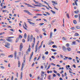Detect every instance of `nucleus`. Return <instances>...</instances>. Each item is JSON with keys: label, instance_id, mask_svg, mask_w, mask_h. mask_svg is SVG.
<instances>
[{"label": "nucleus", "instance_id": "nucleus-15", "mask_svg": "<svg viewBox=\"0 0 80 80\" xmlns=\"http://www.w3.org/2000/svg\"><path fill=\"white\" fill-rule=\"evenodd\" d=\"M75 36H76V37H77V36H79V34L77 33H76L74 34Z\"/></svg>", "mask_w": 80, "mask_h": 80}, {"label": "nucleus", "instance_id": "nucleus-20", "mask_svg": "<svg viewBox=\"0 0 80 80\" xmlns=\"http://www.w3.org/2000/svg\"><path fill=\"white\" fill-rule=\"evenodd\" d=\"M31 50V48H30V47H29L28 49V52H30V50Z\"/></svg>", "mask_w": 80, "mask_h": 80}, {"label": "nucleus", "instance_id": "nucleus-56", "mask_svg": "<svg viewBox=\"0 0 80 80\" xmlns=\"http://www.w3.org/2000/svg\"><path fill=\"white\" fill-rule=\"evenodd\" d=\"M23 61L25 63V58H23Z\"/></svg>", "mask_w": 80, "mask_h": 80}, {"label": "nucleus", "instance_id": "nucleus-38", "mask_svg": "<svg viewBox=\"0 0 80 80\" xmlns=\"http://www.w3.org/2000/svg\"><path fill=\"white\" fill-rule=\"evenodd\" d=\"M20 2V0H18L15 1V2L16 3H18V2Z\"/></svg>", "mask_w": 80, "mask_h": 80}, {"label": "nucleus", "instance_id": "nucleus-23", "mask_svg": "<svg viewBox=\"0 0 80 80\" xmlns=\"http://www.w3.org/2000/svg\"><path fill=\"white\" fill-rule=\"evenodd\" d=\"M53 34V33H52V32H51L50 33V38H51V37H52V35Z\"/></svg>", "mask_w": 80, "mask_h": 80}, {"label": "nucleus", "instance_id": "nucleus-63", "mask_svg": "<svg viewBox=\"0 0 80 80\" xmlns=\"http://www.w3.org/2000/svg\"><path fill=\"white\" fill-rule=\"evenodd\" d=\"M13 76H12V78H11V80H13Z\"/></svg>", "mask_w": 80, "mask_h": 80}, {"label": "nucleus", "instance_id": "nucleus-14", "mask_svg": "<svg viewBox=\"0 0 80 80\" xmlns=\"http://www.w3.org/2000/svg\"><path fill=\"white\" fill-rule=\"evenodd\" d=\"M22 76H23L22 73V72H21V78H20L21 79H22Z\"/></svg>", "mask_w": 80, "mask_h": 80}, {"label": "nucleus", "instance_id": "nucleus-43", "mask_svg": "<svg viewBox=\"0 0 80 80\" xmlns=\"http://www.w3.org/2000/svg\"><path fill=\"white\" fill-rule=\"evenodd\" d=\"M45 13H47V15H50V13L48 12H45Z\"/></svg>", "mask_w": 80, "mask_h": 80}, {"label": "nucleus", "instance_id": "nucleus-31", "mask_svg": "<svg viewBox=\"0 0 80 80\" xmlns=\"http://www.w3.org/2000/svg\"><path fill=\"white\" fill-rule=\"evenodd\" d=\"M19 39L18 38H16V42L17 43Z\"/></svg>", "mask_w": 80, "mask_h": 80}, {"label": "nucleus", "instance_id": "nucleus-64", "mask_svg": "<svg viewBox=\"0 0 80 80\" xmlns=\"http://www.w3.org/2000/svg\"><path fill=\"white\" fill-rule=\"evenodd\" d=\"M59 80H63V79H62V78H59Z\"/></svg>", "mask_w": 80, "mask_h": 80}, {"label": "nucleus", "instance_id": "nucleus-48", "mask_svg": "<svg viewBox=\"0 0 80 80\" xmlns=\"http://www.w3.org/2000/svg\"><path fill=\"white\" fill-rule=\"evenodd\" d=\"M40 58V56L38 57V58L37 59V60H38Z\"/></svg>", "mask_w": 80, "mask_h": 80}, {"label": "nucleus", "instance_id": "nucleus-22", "mask_svg": "<svg viewBox=\"0 0 80 80\" xmlns=\"http://www.w3.org/2000/svg\"><path fill=\"white\" fill-rule=\"evenodd\" d=\"M23 11L24 12H25L26 13H28L29 12L28 10H24Z\"/></svg>", "mask_w": 80, "mask_h": 80}, {"label": "nucleus", "instance_id": "nucleus-4", "mask_svg": "<svg viewBox=\"0 0 80 80\" xmlns=\"http://www.w3.org/2000/svg\"><path fill=\"white\" fill-rule=\"evenodd\" d=\"M22 48H23V44H22V43H21L20 45V51H22Z\"/></svg>", "mask_w": 80, "mask_h": 80}, {"label": "nucleus", "instance_id": "nucleus-1", "mask_svg": "<svg viewBox=\"0 0 80 80\" xmlns=\"http://www.w3.org/2000/svg\"><path fill=\"white\" fill-rule=\"evenodd\" d=\"M33 35L31 34L30 36V35H28V42H32L33 41Z\"/></svg>", "mask_w": 80, "mask_h": 80}, {"label": "nucleus", "instance_id": "nucleus-35", "mask_svg": "<svg viewBox=\"0 0 80 80\" xmlns=\"http://www.w3.org/2000/svg\"><path fill=\"white\" fill-rule=\"evenodd\" d=\"M19 38H22V35H19Z\"/></svg>", "mask_w": 80, "mask_h": 80}, {"label": "nucleus", "instance_id": "nucleus-29", "mask_svg": "<svg viewBox=\"0 0 80 80\" xmlns=\"http://www.w3.org/2000/svg\"><path fill=\"white\" fill-rule=\"evenodd\" d=\"M37 15L38 16H42V15L41 14H39V13H37Z\"/></svg>", "mask_w": 80, "mask_h": 80}, {"label": "nucleus", "instance_id": "nucleus-33", "mask_svg": "<svg viewBox=\"0 0 80 80\" xmlns=\"http://www.w3.org/2000/svg\"><path fill=\"white\" fill-rule=\"evenodd\" d=\"M23 28H24V29H25V30H28L25 27V26H24V25H23Z\"/></svg>", "mask_w": 80, "mask_h": 80}, {"label": "nucleus", "instance_id": "nucleus-36", "mask_svg": "<svg viewBox=\"0 0 80 80\" xmlns=\"http://www.w3.org/2000/svg\"><path fill=\"white\" fill-rule=\"evenodd\" d=\"M78 17V15H76L74 16V17H75V18H77V17Z\"/></svg>", "mask_w": 80, "mask_h": 80}, {"label": "nucleus", "instance_id": "nucleus-58", "mask_svg": "<svg viewBox=\"0 0 80 80\" xmlns=\"http://www.w3.org/2000/svg\"><path fill=\"white\" fill-rule=\"evenodd\" d=\"M33 18H37V16H35L33 17Z\"/></svg>", "mask_w": 80, "mask_h": 80}, {"label": "nucleus", "instance_id": "nucleus-50", "mask_svg": "<svg viewBox=\"0 0 80 80\" xmlns=\"http://www.w3.org/2000/svg\"><path fill=\"white\" fill-rule=\"evenodd\" d=\"M45 57L44 56V55H43V57H42V58L43 59V60H45Z\"/></svg>", "mask_w": 80, "mask_h": 80}, {"label": "nucleus", "instance_id": "nucleus-39", "mask_svg": "<svg viewBox=\"0 0 80 80\" xmlns=\"http://www.w3.org/2000/svg\"><path fill=\"white\" fill-rule=\"evenodd\" d=\"M22 42H23V43L25 42V39H23L22 40Z\"/></svg>", "mask_w": 80, "mask_h": 80}, {"label": "nucleus", "instance_id": "nucleus-59", "mask_svg": "<svg viewBox=\"0 0 80 80\" xmlns=\"http://www.w3.org/2000/svg\"><path fill=\"white\" fill-rule=\"evenodd\" d=\"M34 65H35V63L34 62H33L32 64V67H33Z\"/></svg>", "mask_w": 80, "mask_h": 80}, {"label": "nucleus", "instance_id": "nucleus-25", "mask_svg": "<svg viewBox=\"0 0 80 80\" xmlns=\"http://www.w3.org/2000/svg\"><path fill=\"white\" fill-rule=\"evenodd\" d=\"M42 30L43 31V32H46V31L45 30V29L43 28L42 29Z\"/></svg>", "mask_w": 80, "mask_h": 80}, {"label": "nucleus", "instance_id": "nucleus-51", "mask_svg": "<svg viewBox=\"0 0 80 80\" xmlns=\"http://www.w3.org/2000/svg\"><path fill=\"white\" fill-rule=\"evenodd\" d=\"M9 30H11V31H12V32H14V30H13L12 29H10Z\"/></svg>", "mask_w": 80, "mask_h": 80}, {"label": "nucleus", "instance_id": "nucleus-27", "mask_svg": "<svg viewBox=\"0 0 80 80\" xmlns=\"http://www.w3.org/2000/svg\"><path fill=\"white\" fill-rule=\"evenodd\" d=\"M40 26H41V25H44V23H41L39 24Z\"/></svg>", "mask_w": 80, "mask_h": 80}, {"label": "nucleus", "instance_id": "nucleus-3", "mask_svg": "<svg viewBox=\"0 0 80 80\" xmlns=\"http://www.w3.org/2000/svg\"><path fill=\"white\" fill-rule=\"evenodd\" d=\"M5 44L6 45H5V47L8 48H10L9 46L10 45V44L8 42H6Z\"/></svg>", "mask_w": 80, "mask_h": 80}, {"label": "nucleus", "instance_id": "nucleus-47", "mask_svg": "<svg viewBox=\"0 0 80 80\" xmlns=\"http://www.w3.org/2000/svg\"><path fill=\"white\" fill-rule=\"evenodd\" d=\"M37 50H38V49H37V48H35V52L36 53H37Z\"/></svg>", "mask_w": 80, "mask_h": 80}, {"label": "nucleus", "instance_id": "nucleus-30", "mask_svg": "<svg viewBox=\"0 0 80 80\" xmlns=\"http://www.w3.org/2000/svg\"><path fill=\"white\" fill-rule=\"evenodd\" d=\"M28 14L29 15H33V14L30 12H28Z\"/></svg>", "mask_w": 80, "mask_h": 80}, {"label": "nucleus", "instance_id": "nucleus-6", "mask_svg": "<svg viewBox=\"0 0 80 80\" xmlns=\"http://www.w3.org/2000/svg\"><path fill=\"white\" fill-rule=\"evenodd\" d=\"M35 31L36 32H37V33H39L40 31H39V30H38V29L37 28H36L35 29Z\"/></svg>", "mask_w": 80, "mask_h": 80}, {"label": "nucleus", "instance_id": "nucleus-45", "mask_svg": "<svg viewBox=\"0 0 80 80\" xmlns=\"http://www.w3.org/2000/svg\"><path fill=\"white\" fill-rule=\"evenodd\" d=\"M51 65H54V66H55V65H56L55 64H54L53 63H51Z\"/></svg>", "mask_w": 80, "mask_h": 80}, {"label": "nucleus", "instance_id": "nucleus-44", "mask_svg": "<svg viewBox=\"0 0 80 80\" xmlns=\"http://www.w3.org/2000/svg\"><path fill=\"white\" fill-rule=\"evenodd\" d=\"M63 40H66L67 39H66V38H65V37H63L62 38Z\"/></svg>", "mask_w": 80, "mask_h": 80}, {"label": "nucleus", "instance_id": "nucleus-37", "mask_svg": "<svg viewBox=\"0 0 80 80\" xmlns=\"http://www.w3.org/2000/svg\"><path fill=\"white\" fill-rule=\"evenodd\" d=\"M53 72L54 73H57V72L55 70H53Z\"/></svg>", "mask_w": 80, "mask_h": 80}, {"label": "nucleus", "instance_id": "nucleus-19", "mask_svg": "<svg viewBox=\"0 0 80 80\" xmlns=\"http://www.w3.org/2000/svg\"><path fill=\"white\" fill-rule=\"evenodd\" d=\"M27 34L26 33H25L24 36V38L26 39V38H27Z\"/></svg>", "mask_w": 80, "mask_h": 80}, {"label": "nucleus", "instance_id": "nucleus-24", "mask_svg": "<svg viewBox=\"0 0 80 80\" xmlns=\"http://www.w3.org/2000/svg\"><path fill=\"white\" fill-rule=\"evenodd\" d=\"M73 23L74 24H77V21H76V20H74L73 21Z\"/></svg>", "mask_w": 80, "mask_h": 80}, {"label": "nucleus", "instance_id": "nucleus-60", "mask_svg": "<svg viewBox=\"0 0 80 80\" xmlns=\"http://www.w3.org/2000/svg\"><path fill=\"white\" fill-rule=\"evenodd\" d=\"M68 60H72V58L70 57V58H68Z\"/></svg>", "mask_w": 80, "mask_h": 80}, {"label": "nucleus", "instance_id": "nucleus-46", "mask_svg": "<svg viewBox=\"0 0 80 80\" xmlns=\"http://www.w3.org/2000/svg\"><path fill=\"white\" fill-rule=\"evenodd\" d=\"M0 68H2V69H4L5 68V67L3 66H1Z\"/></svg>", "mask_w": 80, "mask_h": 80}, {"label": "nucleus", "instance_id": "nucleus-13", "mask_svg": "<svg viewBox=\"0 0 80 80\" xmlns=\"http://www.w3.org/2000/svg\"><path fill=\"white\" fill-rule=\"evenodd\" d=\"M67 50H68V51H71V48H67Z\"/></svg>", "mask_w": 80, "mask_h": 80}, {"label": "nucleus", "instance_id": "nucleus-5", "mask_svg": "<svg viewBox=\"0 0 80 80\" xmlns=\"http://www.w3.org/2000/svg\"><path fill=\"white\" fill-rule=\"evenodd\" d=\"M62 48L63 51L64 52H66L67 51V49H66V48L64 46H62Z\"/></svg>", "mask_w": 80, "mask_h": 80}, {"label": "nucleus", "instance_id": "nucleus-16", "mask_svg": "<svg viewBox=\"0 0 80 80\" xmlns=\"http://www.w3.org/2000/svg\"><path fill=\"white\" fill-rule=\"evenodd\" d=\"M24 24L25 27H26V28H28V26H27V23H26V22H24Z\"/></svg>", "mask_w": 80, "mask_h": 80}, {"label": "nucleus", "instance_id": "nucleus-52", "mask_svg": "<svg viewBox=\"0 0 80 80\" xmlns=\"http://www.w3.org/2000/svg\"><path fill=\"white\" fill-rule=\"evenodd\" d=\"M74 3L76 5H77V1H75Z\"/></svg>", "mask_w": 80, "mask_h": 80}, {"label": "nucleus", "instance_id": "nucleus-9", "mask_svg": "<svg viewBox=\"0 0 80 80\" xmlns=\"http://www.w3.org/2000/svg\"><path fill=\"white\" fill-rule=\"evenodd\" d=\"M2 12H7V13H9V12L8 11H7V10H3L2 11Z\"/></svg>", "mask_w": 80, "mask_h": 80}, {"label": "nucleus", "instance_id": "nucleus-32", "mask_svg": "<svg viewBox=\"0 0 80 80\" xmlns=\"http://www.w3.org/2000/svg\"><path fill=\"white\" fill-rule=\"evenodd\" d=\"M51 77V76H50V75H49V76L48 77V80H50L51 79V78H50Z\"/></svg>", "mask_w": 80, "mask_h": 80}, {"label": "nucleus", "instance_id": "nucleus-34", "mask_svg": "<svg viewBox=\"0 0 80 80\" xmlns=\"http://www.w3.org/2000/svg\"><path fill=\"white\" fill-rule=\"evenodd\" d=\"M67 16L68 18H70L69 17V14H68V13L67 14Z\"/></svg>", "mask_w": 80, "mask_h": 80}, {"label": "nucleus", "instance_id": "nucleus-49", "mask_svg": "<svg viewBox=\"0 0 80 80\" xmlns=\"http://www.w3.org/2000/svg\"><path fill=\"white\" fill-rule=\"evenodd\" d=\"M53 77H56V75L55 74H52Z\"/></svg>", "mask_w": 80, "mask_h": 80}, {"label": "nucleus", "instance_id": "nucleus-21", "mask_svg": "<svg viewBox=\"0 0 80 80\" xmlns=\"http://www.w3.org/2000/svg\"><path fill=\"white\" fill-rule=\"evenodd\" d=\"M76 28L77 29H80V27L79 26H76Z\"/></svg>", "mask_w": 80, "mask_h": 80}, {"label": "nucleus", "instance_id": "nucleus-12", "mask_svg": "<svg viewBox=\"0 0 80 80\" xmlns=\"http://www.w3.org/2000/svg\"><path fill=\"white\" fill-rule=\"evenodd\" d=\"M14 55V57H17V51H15Z\"/></svg>", "mask_w": 80, "mask_h": 80}, {"label": "nucleus", "instance_id": "nucleus-10", "mask_svg": "<svg viewBox=\"0 0 80 80\" xmlns=\"http://www.w3.org/2000/svg\"><path fill=\"white\" fill-rule=\"evenodd\" d=\"M18 67H20V61H18Z\"/></svg>", "mask_w": 80, "mask_h": 80}, {"label": "nucleus", "instance_id": "nucleus-40", "mask_svg": "<svg viewBox=\"0 0 80 80\" xmlns=\"http://www.w3.org/2000/svg\"><path fill=\"white\" fill-rule=\"evenodd\" d=\"M75 43H76V42H75V41H73L72 42V44H73V45H75Z\"/></svg>", "mask_w": 80, "mask_h": 80}, {"label": "nucleus", "instance_id": "nucleus-26", "mask_svg": "<svg viewBox=\"0 0 80 80\" xmlns=\"http://www.w3.org/2000/svg\"><path fill=\"white\" fill-rule=\"evenodd\" d=\"M76 61L78 60V59H79V58L77 56L76 57Z\"/></svg>", "mask_w": 80, "mask_h": 80}, {"label": "nucleus", "instance_id": "nucleus-54", "mask_svg": "<svg viewBox=\"0 0 80 80\" xmlns=\"http://www.w3.org/2000/svg\"><path fill=\"white\" fill-rule=\"evenodd\" d=\"M37 59V57H35L34 58V62H35V60H36V59Z\"/></svg>", "mask_w": 80, "mask_h": 80}, {"label": "nucleus", "instance_id": "nucleus-41", "mask_svg": "<svg viewBox=\"0 0 80 80\" xmlns=\"http://www.w3.org/2000/svg\"><path fill=\"white\" fill-rule=\"evenodd\" d=\"M66 45L67 47H69V44L67 43L66 44Z\"/></svg>", "mask_w": 80, "mask_h": 80}, {"label": "nucleus", "instance_id": "nucleus-17", "mask_svg": "<svg viewBox=\"0 0 80 80\" xmlns=\"http://www.w3.org/2000/svg\"><path fill=\"white\" fill-rule=\"evenodd\" d=\"M75 13H78L79 12V11L78 10H76L74 12Z\"/></svg>", "mask_w": 80, "mask_h": 80}, {"label": "nucleus", "instance_id": "nucleus-8", "mask_svg": "<svg viewBox=\"0 0 80 80\" xmlns=\"http://www.w3.org/2000/svg\"><path fill=\"white\" fill-rule=\"evenodd\" d=\"M28 22L30 23V24H31V25H34L35 24V23L32 22L30 21H28Z\"/></svg>", "mask_w": 80, "mask_h": 80}, {"label": "nucleus", "instance_id": "nucleus-53", "mask_svg": "<svg viewBox=\"0 0 80 80\" xmlns=\"http://www.w3.org/2000/svg\"><path fill=\"white\" fill-rule=\"evenodd\" d=\"M56 20V19H54L52 21V23H53L54 22H55V21Z\"/></svg>", "mask_w": 80, "mask_h": 80}, {"label": "nucleus", "instance_id": "nucleus-2", "mask_svg": "<svg viewBox=\"0 0 80 80\" xmlns=\"http://www.w3.org/2000/svg\"><path fill=\"white\" fill-rule=\"evenodd\" d=\"M8 38H14V37H7V38H6V40H7L8 42H12V39H10Z\"/></svg>", "mask_w": 80, "mask_h": 80}, {"label": "nucleus", "instance_id": "nucleus-57", "mask_svg": "<svg viewBox=\"0 0 80 80\" xmlns=\"http://www.w3.org/2000/svg\"><path fill=\"white\" fill-rule=\"evenodd\" d=\"M61 32L62 33H65V32H64V31H63V30H61Z\"/></svg>", "mask_w": 80, "mask_h": 80}, {"label": "nucleus", "instance_id": "nucleus-61", "mask_svg": "<svg viewBox=\"0 0 80 80\" xmlns=\"http://www.w3.org/2000/svg\"><path fill=\"white\" fill-rule=\"evenodd\" d=\"M33 52H32L31 53V55L32 56H33Z\"/></svg>", "mask_w": 80, "mask_h": 80}, {"label": "nucleus", "instance_id": "nucleus-28", "mask_svg": "<svg viewBox=\"0 0 80 80\" xmlns=\"http://www.w3.org/2000/svg\"><path fill=\"white\" fill-rule=\"evenodd\" d=\"M50 68V65H49L47 68V69L46 70H48V69H49V68Z\"/></svg>", "mask_w": 80, "mask_h": 80}, {"label": "nucleus", "instance_id": "nucleus-11", "mask_svg": "<svg viewBox=\"0 0 80 80\" xmlns=\"http://www.w3.org/2000/svg\"><path fill=\"white\" fill-rule=\"evenodd\" d=\"M52 3H54L55 5H57V3L55 2L54 1H52Z\"/></svg>", "mask_w": 80, "mask_h": 80}, {"label": "nucleus", "instance_id": "nucleus-55", "mask_svg": "<svg viewBox=\"0 0 80 80\" xmlns=\"http://www.w3.org/2000/svg\"><path fill=\"white\" fill-rule=\"evenodd\" d=\"M39 37L41 38H42V36L41 34L39 35Z\"/></svg>", "mask_w": 80, "mask_h": 80}, {"label": "nucleus", "instance_id": "nucleus-42", "mask_svg": "<svg viewBox=\"0 0 80 80\" xmlns=\"http://www.w3.org/2000/svg\"><path fill=\"white\" fill-rule=\"evenodd\" d=\"M45 54H46V55H48V51H46L45 53Z\"/></svg>", "mask_w": 80, "mask_h": 80}, {"label": "nucleus", "instance_id": "nucleus-7", "mask_svg": "<svg viewBox=\"0 0 80 80\" xmlns=\"http://www.w3.org/2000/svg\"><path fill=\"white\" fill-rule=\"evenodd\" d=\"M13 55H10L8 56V58H13Z\"/></svg>", "mask_w": 80, "mask_h": 80}, {"label": "nucleus", "instance_id": "nucleus-18", "mask_svg": "<svg viewBox=\"0 0 80 80\" xmlns=\"http://www.w3.org/2000/svg\"><path fill=\"white\" fill-rule=\"evenodd\" d=\"M23 62L22 63L21 70H23Z\"/></svg>", "mask_w": 80, "mask_h": 80}, {"label": "nucleus", "instance_id": "nucleus-62", "mask_svg": "<svg viewBox=\"0 0 80 80\" xmlns=\"http://www.w3.org/2000/svg\"><path fill=\"white\" fill-rule=\"evenodd\" d=\"M19 32H20V33H22V31L20 29L19 30Z\"/></svg>", "mask_w": 80, "mask_h": 80}]
</instances>
